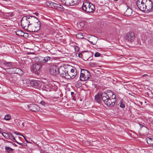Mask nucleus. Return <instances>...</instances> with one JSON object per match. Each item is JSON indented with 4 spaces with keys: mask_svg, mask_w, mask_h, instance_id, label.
I'll list each match as a JSON object with an SVG mask.
<instances>
[{
    "mask_svg": "<svg viewBox=\"0 0 153 153\" xmlns=\"http://www.w3.org/2000/svg\"><path fill=\"white\" fill-rule=\"evenodd\" d=\"M83 55L81 53H80L78 54V56L80 58H82Z\"/></svg>",
    "mask_w": 153,
    "mask_h": 153,
    "instance_id": "nucleus-40",
    "label": "nucleus"
},
{
    "mask_svg": "<svg viewBox=\"0 0 153 153\" xmlns=\"http://www.w3.org/2000/svg\"><path fill=\"white\" fill-rule=\"evenodd\" d=\"M9 15H10L11 16H13V13H9Z\"/></svg>",
    "mask_w": 153,
    "mask_h": 153,
    "instance_id": "nucleus-46",
    "label": "nucleus"
},
{
    "mask_svg": "<svg viewBox=\"0 0 153 153\" xmlns=\"http://www.w3.org/2000/svg\"><path fill=\"white\" fill-rule=\"evenodd\" d=\"M137 4L138 8L143 11L150 12L153 6V3L151 0H138Z\"/></svg>",
    "mask_w": 153,
    "mask_h": 153,
    "instance_id": "nucleus-1",
    "label": "nucleus"
},
{
    "mask_svg": "<svg viewBox=\"0 0 153 153\" xmlns=\"http://www.w3.org/2000/svg\"><path fill=\"white\" fill-rule=\"evenodd\" d=\"M30 84L32 87L35 88H38L41 86V83L39 81L34 80L30 82Z\"/></svg>",
    "mask_w": 153,
    "mask_h": 153,
    "instance_id": "nucleus-13",
    "label": "nucleus"
},
{
    "mask_svg": "<svg viewBox=\"0 0 153 153\" xmlns=\"http://www.w3.org/2000/svg\"><path fill=\"white\" fill-rule=\"evenodd\" d=\"M91 53V52H89V53H88V57H89V53Z\"/></svg>",
    "mask_w": 153,
    "mask_h": 153,
    "instance_id": "nucleus-54",
    "label": "nucleus"
},
{
    "mask_svg": "<svg viewBox=\"0 0 153 153\" xmlns=\"http://www.w3.org/2000/svg\"><path fill=\"white\" fill-rule=\"evenodd\" d=\"M82 10L88 13H93L94 11V5L91 3L87 2L83 3L82 6Z\"/></svg>",
    "mask_w": 153,
    "mask_h": 153,
    "instance_id": "nucleus-3",
    "label": "nucleus"
},
{
    "mask_svg": "<svg viewBox=\"0 0 153 153\" xmlns=\"http://www.w3.org/2000/svg\"><path fill=\"white\" fill-rule=\"evenodd\" d=\"M88 52V51H82V52L84 53V52Z\"/></svg>",
    "mask_w": 153,
    "mask_h": 153,
    "instance_id": "nucleus-53",
    "label": "nucleus"
},
{
    "mask_svg": "<svg viewBox=\"0 0 153 153\" xmlns=\"http://www.w3.org/2000/svg\"><path fill=\"white\" fill-rule=\"evenodd\" d=\"M120 107L123 108L125 107V105L122 102L120 104Z\"/></svg>",
    "mask_w": 153,
    "mask_h": 153,
    "instance_id": "nucleus-36",
    "label": "nucleus"
},
{
    "mask_svg": "<svg viewBox=\"0 0 153 153\" xmlns=\"http://www.w3.org/2000/svg\"><path fill=\"white\" fill-rule=\"evenodd\" d=\"M58 68L55 65L51 66L49 71L50 74L53 75H56L58 74Z\"/></svg>",
    "mask_w": 153,
    "mask_h": 153,
    "instance_id": "nucleus-10",
    "label": "nucleus"
},
{
    "mask_svg": "<svg viewBox=\"0 0 153 153\" xmlns=\"http://www.w3.org/2000/svg\"><path fill=\"white\" fill-rule=\"evenodd\" d=\"M50 59L51 57L48 56L44 57L39 56L36 58V60L37 62H38L39 64L42 65V64L46 63L48 61L50 60Z\"/></svg>",
    "mask_w": 153,
    "mask_h": 153,
    "instance_id": "nucleus-8",
    "label": "nucleus"
},
{
    "mask_svg": "<svg viewBox=\"0 0 153 153\" xmlns=\"http://www.w3.org/2000/svg\"><path fill=\"white\" fill-rule=\"evenodd\" d=\"M100 95L102 100L106 105L112 107L115 104V100H114L113 101L112 100H111L105 92L101 93Z\"/></svg>",
    "mask_w": 153,
    "mask_h": 153,
    "instance_id": "nucleus-2",
    "label": "nucleus"
},
{
    "mask_svg": "<svg viewBox=\"0 0 153 153\" xmlns=\"http://www.w3.org/2000/svg\"><path fill=\"white\" fill-rule=\"evenodd\" d=\"M16 35L20 36H24V33L21 30H18L15 32Z\"/></svg>",
    "mask_w": 153,
    "mask_h": 153,
    "instance_id": "nucleus-24",
    "label": "nucleus"
},
{
    "mask_svg": "<svg viewBox=\"0 0 153 153\" xmlns=\"http://www.w3.org/2000/svg\"><path fill=\"white\" fill-rule=\"evenodd\" d=\"M21 22L22 27L25 30L29 29L30 30V27L31 26H30L27 16L23 17L21 20Z\"/></svg>",
    "mask_w": 153,
    "mask_h": 153,
    "instance_id": "nucleus-5",
    "label": "nucleus"
},
{
    "mask_svg": "<svg viewBox=\"0 0 153 153\" xmlns=\"http://www.w3.org/2000/svg\"><path fill=\"white\" fill-rule=\"evenodd\" d=\"M15 68H11L6 69L5 70L6 72L9 74H14Z\"/></svg>",
    "mask_w": 153,
    "mask_h": 153,
    "instance_id": "nucleus-21",
    "label": "nucleus"
},
{
    "mask_svg": "<svg viewBox=\"0 0 153 153\" xmlns=\"http://www.w3.org/2000/svg\"><path fill=\"white\" fill-rule=\"evenodd\" d=\"M40 26V23L39 21V22H36L34 23L30 27L29 31L32 32H36L39 30Z\"/></svg>",
    "mask_w": 153,
    "mask_h": 153,
    "instance_id": "nucleus-7",
    "label": "nucleus"
},
{
    "mask_svg": "<svg viewBox=\"0 0 153 153\" xmlns=\"http://www.w3.org/2000/svg\"><path fill=\"white\" fill-rule=\"evenodd\" d=\"M91 76L89 71L84 69H81L80 77L81 81H85L90 78Z\"/></svg>",
    "mask_w": 153,
    "mask_h": 153,
    "instance_id": "nucleus-4",
    "label": "nucleus"
},
{
    "mask_svg": "<svg viewBox=\"0 0 153 153\" xmlns=\"http://www.w3.org/2000/svg\"><path fill=\"white\" fill-rule=\"evenodd\" d=\"M147 143L150 146H153V138L148 137L146 139Z\"/></svg>",
    "mask_w": 153,
    "mask_h": 153,
    "instance_id": "nucleus-22",
    "label": "nucleus"
},
{
    "mask_svg": "<svg viewBox=\"0 0 153 153\" xmlns=\"http://www.w3.org/2000/svg\"><path fill=\"white\" fill-rule=\"evenodd\" d=\"M51 3H52L51 1H48L46 2V4L48 5V6H49L50 7H51Z\"/></svg>",
    "mask_w": 153,
    "mask_h": 153,
    "instance_id": "nucleus-34",
    "label": "nucleus"
},
{
    "mask_svg": "<svg viewBox=\"0 0 153 153\" xmlns=\"http://www.w3.org/2000/svg\"><path fill=\"white\" fill-rule=\"evenodd\" d=\"M42 66V65L37 62L35 64H33L32 66V69L36 73H38V72L40 71Z\"/></svg>",
    "mask_w": 153,
    "mask_h": 153,
    "instance_id": "nucleus-12",
    "label": "nucleus"
},
{
    "mask_svg": "<svg viewBox=\"0 0 153 153\" xmlns=\"http://www.w3.org/2000/svg\"><path fill=\"white\" fill-rule=\"evenodd\" d=\"M65 3H62L66 6L75 5L80 2L81 0H65Z\"/></svg>",
    "mask_w": 153,
    "mask_h": 153,
    "instance_id": "nucleus-9",
    "label": "nucleus"
},
{
    "mask_svg": "<svg viewBox=\"0 0 153 153\" xmlns=\"http://www.w3.org/2000/svg\"><path fill=\"white\" fill-rule=\"evenodd\" d=\"M74 69H71V73H74Z\"/></svg>",
    "mask_w": 153,
    "mask_h": 153,
    "instance_id": "nucleus-44",
    "label": "nucleus"
},
{
    "mask_svg": "<svg viewBox=\"0 0 153 153\" xmlns=\"http://www.w3.org/2000/svg\"><path fill=\"white\" fill-rule=\"evenodd\" d=\"M58 74L62 77L67 79H70V76L68 75V71L65 70V68L64 67H60L58 69Z\"/></svg>",
    "mask_w": 153,
    "mask_h": 153,
    "instance_id": "nucleus-6",
    "label": "nucleus"
},
{
    "mask_svg": "<svg viewBox=\"0 0 153 153\" xmlns=\"http://www.w3.org/2000/svg\"><path fill=\"white\" fill-rule=\"evenodd\" d=\"M114 1H117V0H114Z\"/></svg>",
    "mask_w": 153,
    "mask_h": 153,
    "instance_id": "nucleus-56",
    "label": "nucleus"
},
{
    "mask_svg": "<svg viewBox=\"0 0 153 153\" xmlns=\"http://www.w3.org/2000/svg\"><path fill=\"white\" fill-rule=\"evenodd\" d=\"M25 139V141H26V142L27 143H29V141L27 140L26 138L25 137L23 136V135H22V136Z\"/></svg>",
    "mask_w": 153,
    "mask_h": 153,
    "instance_id": "nucleus-43",
    "label": "nucleus"
},
{
    "mask_svg": "<svg viewBox=\"0 0 153 153\" xmlns=\"http://www.w3.org/2000/svg\"><path fill=\"white\" fill-rule=\"evenodd\" d=\"M74 74H73V73H70V74H69L68 73V75L71 78L70 79L74 78L76 75V73H74Z\"/></svg>",
    "mask_w": 153,
    "mask_h": 153,
    "instance_id": "nucleus-30",
    "label": "nucleus"
},
{
    "mask_svg": "<svg viewBox=\"0 0 153 153\" xmlns=\"http://www.w3.org/2000/svg\"><path fill=\"white\" fill-rule=\"evenodd\" d=\"M8 142L9 143H12V142H10V141H8Z\"/></svg>",
    "mask_w": 153,
    "mask_h": 153,
    "instance_id": "nucleus-55",
    "label": "nucleus"
},
{
    "mask_svg": "<svg viewBox=\"0 0 153 153\" xmlns=\"http://www.w3.org/2000/svg\"><path fill=\"white\" fill-rule=\"evenodd\" d=\"M112 97L113 98L112 100H113L114 101V100H115H115V94H113L112 95Z\"/></svg>",
    "mask_w": 153,
    "mask_h": 153,
    "instance_id": "nucleus-42",
    "label": "nucleus"
},
{
    "mask_svg": "<svg viewBox=\"0 0 153 153\" xmlns=\"http://www.w3.org/2000/svg\"><path fill=\"white\" fill-rule=\"evenodd\" d=\"M100 54L98 52H96L94 54V56L95 57H97L100 56Z\"/></svg>",
    "mask_w": 153,
    "mask_h": 153,
    "instance_id": "nucleus-35",
    "label": "nucleus"
},
{
    "mask_svg": "<svg viewBox=\"0 0 153 153\" xmlns=\"http://www.w3.org/2000/svg\"><path fill=\"white\" fill-rule=\"evenodd\" d=\"M27 107L30 110L33 111H37L39 109V107L36 104H30L27 105Z\"/></svg>",
    "mask_w": 153,
    "mask_h": 153,
    "instance_id": "nucleus-14",
    "label": "nucleus"
},
{
    "mask_svg": "<svg viewBox=\"0 0 153 153\" xmlns=\"http://www.w3.org/2000/svg\"><path fill=\"white\" fill-rule=\"evenodd\" d=\"M134 39V33L133 32L127 33L126 36V39L128 41L132 42Z\"/></svg>",
    "mask_w": 153,
    "mask_h": 153,
    "instance_id": "nucleus-15",
    "label": "nucleus"
},
{
    "mask_svg": "<svg viewBox=\"0 0 153 153\" xmlns=\"http://www.w3.org/2000/svg\"><path fill=\"white\" fill-rule=\"evenodd\" d=\"M56 9L60 11H63L65 10V8L62 5L58 4H57V5H56Z\"/></svg>",
    "mask_w": 153,
    "mask_h": 153,
    "instance_id": "nucleus-25",
    "label": "nucleus"
},
{
    "mask_svg": "<svg viewBox=\"0 0 153 153\" xmlns=\"http://www.w3.org/2000/svg\"><path fill=\"white\" fill-rule=\"evenodd\" d=\"M51 8L53 9H56V5H57V4L56 3L52 2V3H51Z\"/></svg>",
    "mask_w": 153,
    "mask_h": 153,
    "instance_id": "nucleus-31",
    "label": "nucleus"
},
{
    "mask_svg": "<svg viewBox=\"0 0 153 153\" xmlns=\"http://www.w3.org/2000/svg\"><path fill=\"white\" fill-rule=\"evenodd\" d=\"M17 143H18V144H19V145H22V143H19V142H17Z\"/></svg>",
    "mask_w": 153,
    "mask_h": 153,
    "instance_id": "nucleus-49",
    "label": "nucleus"
},
{
    "mask_svg": "<svg viewBox=\"0 0 153 153\" xmlns=\"http://www.w3.org/2000/svg\"><path fill=\"white\" fill-rule=\"evenodd\" d=\"M76 37L78 39H82L84 38L82 33H78L76 34Z\"/></svg>",
    "mask_w": 153,
    "mask_h": 153,
    "instance_id": "nucleus-29",
    "label": "nucleus"
},
{
    "mask_svg": "<svg viewBox=\"0 0 153 153\" xmlns=\"http://www.w3.org/2000/svg\"><path fill=\"white\" fill-rule=\"evenodd\" d=\"M148 76V75L146 74H144L142 76L143 77H146V76Z\"/></svg>",
    "mask_w": 153,
    "mask_h": 153,
    "instance_id": "nucleus-45",
    "label": "nucleus"
},
{
    "mask_svg": "<svg viewBox=\"0 0 153 153\" xmlns=\"http://www.w3.org/2000/svg\"><path fill=\"white\" fill-rule=\"evenodd\" d=\"M5 149L8 153H12L13 151V149L8 146H5Z\"/></svg>",
    "mask_w": 153,
    "mask_h": 153,
    "instance_id": "nucleus-27",
    "label": "nucleus"
},
{
    "mask_svg": "<svg viewBox=\"0 0 153 153\" xmlns=\"http://www.w3.org/2000/svg\"><path fill=\"white\" fill-rule=\"evenodd\" d=\"M14 133L15 134H16V135H21V136H22V134H21V133H19V132H18L16 131V132H14Z\"/></svg>",
    "mask_w": 153,
    "mask_h": 153,
    "instance_id": "nucleus-38",
    "label": "nucleus"
},
{
    "mask_svg": "<svg viewBox=\"0 0 153 153\" xmlns=\"http://www.w3.org/2000/svg\"><path fill=\"white\" fill-rule=\"evenodd\" d=\"M20 79V77L19 76L18 77H17L15 76L13 77L12 81L15 83H17L19 82Z\"/></svg>",
    "mask_w": 153,
    "mask_h": 153,
    "instance_id": "nucleus-26",
    "label": "nucleus"
},
{
    "mask_svg": "<svg viewBox=\"0 0 153 153\" xmlns=\"http://www.w3.org/2000/svg\"><path fill=\"white\" fill-rule=\"evenodd\" d=\"M34 14L36 15V16H37L39 15V13L37 12H36L34 13Z\"/></svg>",
    "mask_w": 153,
    "mask_h": 153,
    "instance_id": "nucleus-48",
    "label": "nucleus"
},
{
    "mask_svg": "<svg viewBox=\"0 0 153 153\" xmlns=\"http://www.w3.org/2000/svg\"><path fill=\"white\" fill-rule=\"evenodd\" d=\"M79 48L78 46H76L75 47V50L76 51H78L79 50Z\"/></svg>",
    "mask_w": 153,
    "mask_h": 153,
    "instance_id": "nucleus-41",
    "label": "nucleus"
},
{
    "mask_svg": "<svg viewBox=\"0 0 153 153\" xmlns=\"http://www.w3.org/2000/svg\"><path fill=\"white\" fill-rule=\"evenodd\" d=\"M2 134L3 137L6 139H8L10 138V135L7 133L3 132Z\"/></svg>",
    "mask_w": 153,
    "mask_h": 153,
    "instance_id": "nucleus-28",
    "label": "nucleus"
},
{
    "mask_svg": "<svg viewBox=\"0 0 153 153\" xmlns=\"http://www.w3.org/2000/svg\"><path fill=\"white\" fill-rule=\"evenodd\" d=\"M13 140H14V141L15 142H16V143H17V142H17V141L16 140L15 138V139H13Z\"/></svg>",
    "mask_w": 153,
    "mask_h": 153,
    "instance_id": "nucleus-50",
    "label": "nucleus"
},
{
    "mask_svg": "<svg viewBox=\"0 0 153 153\" xmlns=\"http://www.w3.org/2000/svg\"><path fill=\"white\" fill-rule=\"evenodd\" d=\"M98 40V38L97 37L91 36V38L90 39V40H88V41L92 44L95 45L97 43Z\"/></svg>",
    "mask_w": 153,
    "mask_h": 153,
    "instance_id": "nucleus-17",
    "label": "nucleus"
},
{
    "mask_svg": "<svg viewBox=\"0 0 153 153\" xmlns=\"http://www.w3.org/2000/svg\"><path fill=\"white\" fill-rule=\"evenodd\" d=\"M51 86V85L50 84L49 85H44L42 87V90L46 91H50L52 90Z\"/></svg>",
    "mask_w": 153,
    "mask_h": 153,
    "instance_id": "nucleus-16",
    "label": "nucleus"
},
{
    "mask_svg": "<svg viewBox=\"0 0 153 153\" xmlns=\"http://www.w3.org/2000/svg\"><path fill=\"white\" fill-rule=\"evenodd\" d=\"M13 145H14L15 146H17V145H16V144H15V143H13Z\"/></svg>",
    "mask_w": 153,
    "mask_h": 153,
    "instance_id": "nucleus-51",
    "label": "nucleus"
},
{
    "mask_svg": "<svg viewBox=\"0 0 153 153\" xmlns=\"http://www.w3.org/2000/svg\"><path fill=\"white\" fill-rule=\"evenodd\" d=\"M95 101L99 104H101L102 100H101V97L99 95H97L95 96Z\"/></svg>",
    "mask_w": 153,
    "mask_h": 153,
    "instance_id": "nucleus-23",
    "label": "nucleus"
},
{
    "mask_svg": "<svg viewBox=\"0 0 153 153\" xmlns=\"http://www.w3.org/2000/svg\"><path fill=\"white\" fill-rule=\"evenodd\" d=\"M10 134V139L12 140H13V139H15V138L14 137L13 134L12 133Z\"/></svg>",
    "mask_w": 153,
    "mask_h": 153,
    "instance_id": "nucleus-33",
    "label": "nucleus"
},
{
    "mask_svg": "<svg viewBox=\"0 0 153 153\" xmlns=\"http://www.w3.org/2000/svg\"><path fill=\"white\" fill-rule=\"evenodd\" d=\"M2 63L3 65L7 67H11L13 66V64L11 62H7L4 61Z\"/></svg>",
    "mask_w": 153,
    "mask_h": 153,
    "instance_id": "nucleus-18",
    "label": "nucleus"
},
{
    "mask_svg": "<svg viewBox=\"0 0 153 153\" xmlns=\"http://www.w3.org/2000/svg\"><path fill=\"white\" fill-rule=\"evenodd\" d=\"M28 20L30 25H33L36 22H39V20L36 17L33 16H27Z\"/></svg>",
    "mask_w": 153,
    "mask_h": 153,
    "instance_id": "nucleus-11",
    "label": "nucleus"
},
{
    "mask_svg": "<svg viewBox=\"0 0 153 153\" xmlns=\"http://www.w3.org/2000/svg\"><path fill=\"white\" fill-rule=\"evenodd\" d=\"M4 119L7 120H9L11 119V117L9 115L7 114L5 116Z\"/></svg>",
    "mask_w": 153,
    "mask_h": 153,
    "instance_id": "nucleus-32",
    "label": "nucleus"
},
{
    "mask_svg": "<svg viewBox=\"0 0 153 153\" xmlns=\"http://www.w3.org/2000/svg\"><path fill=\"white\" fill-rule=\"evenodd\" d=\"M132 13V10L130 8H128L124 12V15L126 16H129L131 15Z\"/></svg>",
    "mask_w": 153,
    "mask_h": 153,
    "instance_id": "nucleus-19",
    "label": "nucleus"
},
{
    "mask_svg": "<svg viewBox=\"0 0 153 153\" xmlns=\"http://www.w3.org/2000/svg\"><path fill=\"white\" fill-rule=\"evenodd\" d=\"M14 74H17L19 75H22L23 74V72L19 68H15Z\"/></svg>",
    "mask_w": 153,
    "mask_h": 153,
    "instance_id": "nucleus-20",
    "label": "nucleus"
},
{
    "mask_svg": "<svg viewBox=\"0 0 153 153\" xmlns=\"http://www.w3.org/2000/svg\"><path fill=\"white\" fill-rule=\"evenodd\" d=\"M23 124V123L22 121H20V122L19 123V125L21 127H23L24 126Z\"/></svg>",
    "mask_w": 153,
    "mask_h": 153,
    "instance_id": "nucleus-37",
    "label": "nucleus"
},
{
    "mask_svg": "<svg viewBox=\"0 0 153 153\" xmlns=\"http://www.w3.org/2000/svg\"><path fill=\"white\" fill-rule=\"evenodd\" d=\"M71 96H72V97L74 96L73 95L74 94V92H71Z\"/></svg>",
    "mask_w": 153,
    "mask_h": 153,
    "instance_id": "nucleus-47",
    "label": "nucleus"
},
{
    "mask_svg": "<svg viewBox=\"0 0 153 153\" xmlns=\"http://www.w3.org/2000/svg\"><path fill=\"white\" fill-rule=\"evenodd\" d=\"M2 131V129L0 128V133H1Z\"/></svg>",
    "mask_w": 153,
    "mask_h": 153,
    "instance_id": "nucleus-52",
    "label": "nucleus"
},
{
    "mask_svg": "<svg viewBox=\"0 0 153 153\" xmlns=\"http://www.w3.org/2000/svg\"><path fill=\"white\" fill-rule=\"evenodd\" d=\"M40 104L41 105H42L43 106H44L45 105V103L43 101H41L40 102Z\"/></svg>",
    "mask_w": 153,
    "mask_h": 153,
    "instance_id": "nucleus-39",
    "label": "nucleus"
}]
</instances>
